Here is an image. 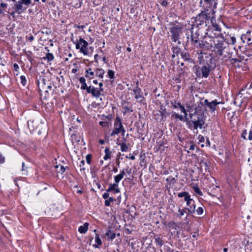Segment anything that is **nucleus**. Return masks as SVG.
<instances>
[{
  "instance_id": "1",
  "label": "nucleus",
  "mask_w": 252,
  "mask_h": 252,
  "mask_svg": "<svg viewBox=\"0 0 252 252\" xmlns=\"http://www.w3.org/2000/svg\"><path fill=\"white\" fill-rule=\"evenodd\" d=\"M211 44H203L201 43L199 46L203 48V50H211L214 52L219 58L221 59L227 60L230 58L229 48L227 42H225L224 37L223 38H219L216 40L211 42Z\"/></svg>"
},
{
  "instance_id": "2",
  "label": "nucleus",
  "mask_w": 252,
  "mask_h": 252,
  "mask_svg": "<svg viewBox=\"0 0 252 252\" xmlns=\"http://www.w3.org/2000/svg\"><path fill=\"white\" fill-rule=\"evenodd\" d=\"M190 121H188V127L195 133H198V128L202 129L204 124V115L196 111L189 114Z\"/></svg>"
},
{
  "instance_id": "3",
  "label": "nucleus",
  "mask_w": 252,
  "mask_h": 252,
  "mask_svg": "<svg viewBox=\"0 0 252 252\" xmlns=\"http://www.w3.org/2000/svg\"><path fill=\"white\" fill-rule=\"evenodd\" d=\"M212 17V16L211 15L205 14L204 11L200 12L195 17L193 18L194 22L191 27L197 29L198 31L206 28L209 24Z\"/></svg>"
},
{
  "instance_id": "4",
  "label": "nucleus",
  "mask_w": 252,
  "mask_h": 252,
  "mask_svg": "<svg viewBox=\"0 0 252 252\" xmlns=\"http://www.w3.org/2000/svg\"><path fill=\"white\" fill-rule=\"evenodd\" d=\"M199 64H201V66L197 68L195 73L196 76L198 77L207 78L213 69L212 59L210 58L209 61H206L205 63L204 61L201 62L200 60Z\"/></svg>"
},
{
  "instance_id": "5",
  "label": "nucleus",
  "mask_w": 252,
  "mask_h": 252,
  "mask_svg": "<svg viewBox=\"0 0 252 252\" xmlns=\"http://www.w3.org/2000/svg\"><path fill=\"white\" fill-rule=\"evenodd\" d=\"M223 36L222 33L218 32L209 27L203 39V44H211V42L219 38H223Z\"/></svg>"
},
{
  "instance_id": "6",
  "label": "nucleus",
  "mask_w": 252,
  "mask_h": 252,
  "mask_svg": "<svg viewBox=\"0 0 252 252\" xmlns=\"http://www.w3.org/2000/svg\"><path fill=\"white\" fill-rule=\"evenodd\" d=\"M199 4L203 8L201 12L204 11L205 14L211 16H215L217 3L214 0H200Z\"/></svg>"
},
{
  "instance_id": "7",
  "label": "nucleus",
  "mask_w": 252,
  "mask_h": 252,
  "mask_svg": "<svg viewBox=\"0 0 252 252\" xmlns=\"http://www.w3.org/2000/svg\"><path fill=\"white\" fill-rule=\"evenodd\" d=\"M201 104L205 107V110L210 112L211 114L215 113L216 111L217 112L220 110L218 105L220 104H223L222 101H220L218 99H215L209 101L207 99H204L203 102H200Z\"/></svg>"
},
{
  "instance_id": "8",
  "label": "nucleus",
  "mask_w": 252,
  "mask_h": 252,
  "mask_svg": "<svg viewBox=\"0 0 252 252\" xmlns=\"http://www.w3.org/2000/svg\"><path fill=\"white\" fill-rule=\"evenodd\" d=\"M71 40L75 45L76 49L79 50L80 53L84 55H88L89 53L88 51L89 43L87 41L81 37L79 39H76L75 40L74 38L71 37Z\"/></svg>"
},
{
  "instance_id": "9",
  "label": "nucleus",
  "mask_w": 252,
  "mask_h": 252,
  "mask_svg": "<svg viewBox=\"0 0 252 252\" xmlns=\"http://www.w3.org/2000/svg\"><path fill=\"white\" fill-rule=\"evenodd\" d=\"M171 27L169 28L171 33V39L172 41L177 42L178 45L181 44L180 41V35L182 33V27L180 25H176L174 23H171Z\"/></svg>"
},
{
  "instance_id": "10",
  "label": "nucleus",
  "mask_w": 252,
  "mask_h": 252,
  "mask_svg": "<svg viewBox=\"0 0 252 252\" xmlns=\"http://www.w3.org/2000/svg\"><path fill=\"white\" fill-rule=\"evenodd\" d=\"M122 121L121 118L117 115L114 120V129L110 134L111 136H114L120 133H125V129Z\"/></svg>"
},
{
  "instance_id": "11",
  "label": "nucleus",
  "mask_w": 252,
  "mask_h": 252,
  "mask_svg": "<svg viewBox=\"0 0 252 252\" xmlns=\"http://www.w3.org/2000/svg\"><path fill=\"white\" fill-rule=\"evenodd\" d=\"M195 28H193L191 27L190 29V32H191V38H190V42L191 44L197 49H199L203 50V48L199 46V44H201V43H203V40L201 41H199V36L200 35L199 33H198L197 31H194Z\"/></svg>"
},
{
  "instance_id": "12",
  "label": "nucleus",
  "mask_w": 252,
  "mask_h": 252,
  "mask_svg": "<svg viewBox=\"0 0 252 252\" xmlns=\"http://www.w3.org/2000/svg\"><path fill=\"white\" fill-rule=\"evenodd\" d=\"M241 40L244 43L247 42L248 45L252 44V32L248 30L245 33H243L241 35Z\"/></svg>"
},
{
  "instance_id": "13",
  "label": "nucleus",
  "mask_w": 252,
  "mask_h": 252,
  "mask_svg": "<svg viewBox=\"0 0 252 252\" xmlns=\"http://www.w3.org/2000/svg\"><path fill=\"white\" fill-rule=\"evenodd\" d=\"M23 4L19 0L16 2L13 7L15 12L18 14H20L24 12L27 9V7H25V8H23Z\"/></svg>"
},
{
  "instance_id": "14",
  "label": "nucleus",
  "mask_w": 252,
  "mask_h": 252,
  "mask_svg": "<svg viewBox=\"0 0 252 252\" xmlns=\"http://www.w3.org/2000/svg\"><path fill=\"white\" fill-rule=\"evenodd\" d=\"M138 82H137L136 86L133 89V91L134 94V97L136 99L140 98H144L142 95V92L141 89L138 87Z\"/></svg>"
},
{
  "instance_id": "15",
  "label": "nucleus",
  "mask_w": 252,
  "mask_h": 252,
  "mask_svg": "<svg viewBox=\"0 0 252 252\" xmlns=\"http://www.w3.org/2000/svg\"><path fill=\"white\" fill-rule=\"evenodd\" d=\"M178 196L179 198L184 197V200L186 202L187 204H189L191 201L192 198H190V195L187 191L179 192L178 194Z\"/></svg>"
},
{
  "instance_id": "16",
  "label": "nucleus",
  "mask_w": 252,
  "mask_h": 252,
  "mask_svg": "<svg viewBox=\"0 0 252 252\" xmlns=\"http://www.w3.org/2000/svg\"><path fill=\"white\" fill-rule=\"evenodd\" d=\"M119 185L115 183L110 184L108 188L106 189L107 192L114 191V193H118L120 192V190L118 188Z\"/></svg>"
},
{
  "instance_id": "17",
  "label": "nucleus",
  "mask_w": 252,
  "mask_h": 252,
  "mask_svg": "<svg viewBox=\"0 0 252 252\" xmlns=\"http://www.w3.org/2000/svg\"><path fill=\"white\" fill-rule=\"evenodd\" d=\"M210 21L212 24V27L211 28L218 32L222 33L221 28L216 22V18L215 16H212Z\"/></svg>"
},
{
  "instance_id": "18",
  "label": "nucleus",
  "mask_w": 252,
  "mask_h": 252,
  "mask_svg": "<svg viewBox=\"0 0 252 252\" xmlns=\"http://www.w3.org/2000/svg\"><path fill=\"white\" fill-rule=\"evenodd\" d=\"M158 112L164 119H166L170 115V113L167 112L166 108L163 105H160V110H158Z\"/></svg>"
},
{
  "instance_id": "19",
  "label": "nucleus",
  "mask_w": 252,
  "mask_h": 252,
  "mask_svg": "<svg viewBox=\"0 0 252 252\" xmlns=\"http://www.w3.org/2000/svg\"><path fill=\"white\" fill-rule=\"evenodd\" d=\"M187 205L189 207V208H186L189 212L190 214H193L195 212V208L196 205L195 204V201L192 199H191V201L189 204H187Z\"/></svg>"
},
{
  "instance_id": "20",
  "label": "nucleus",
  "mask_w": 252,
  "mask_h": 252,
  "mask_svg": "<svg viewBox=\"0 0 252 252\" xmlns=\"http://www.w3.org/2000/svg\"><path fill=\"white\" fill-rule=\"evenodd\" d=\"M230 63L235 68H239L241 67L240 63L241 61L236 58H232L230 60Z\"/></svg>"
},
{
  "instance_id": "21",
  "label": "nucleus",
  "mask_w": 252,
  "mask_h": 252,
  "mask_svg": "<svg viewBox=\"0 0 252 252\" xmlns=\"http://www.w3.org/2000/svg\"><path fill=\"white\" fill-rule=\"evenodd\" d=\"M108 240L112 241L116 237V234L114 231L109 229L105 233Z\"/></svg>"
},
{
  "instance_id": "22",
  "label": "nucleus",
  "mask_w": 252,
  "mask_h": 252,
  "mask_svg": "<svg viewBox=\"0 0 252 252\" xmlns=\"http://www.w3.org/2000/svg\"><path fill=\"white\" fill-rule=\"evenodd\" d=\"M181 58L184 60V61H188L189 63H192V60L190 57V55L188 52L181 53Z\"/></svg>"
},
{
  "instance_id": "23",
  "label": "nucleus",
  "mask_w": 252,
  "mask_h": 252,
  "mask_svg": "<svg viewBox=\"0 0 252 252\" xmlns=\"http://www.w3.org/2000/svg\"><path fill=\"white\" fill-rule=\"evenodd\" d=\"M28 126L30 131H34L36 128L37 125L34 123L33 120H30L27 122Z\"/></svg>"
},
{
  "instance_id": "24",
  "label": "nucleus",
  "mask_w": 252,
  "mask_h": 252,
  "mask_svg": "<svg viewBox=\"0 0 252 252\" xmlns=\"http://www.w3.org/2000/svg\"><path fill=\"white\" fill-rule=\"evenodd\" d=\"M171 50L172 51L173 54L172 55V58H174L175 55L178 56L179 53L181 52V49L178 46H172L171 47Z\"/></svg>"
},
{
  "instance_id": "25",
  "label": "nucleus",
  "mask_w": 252,
  "mask_h": 252,
  "mask_svg": "<svg viewBox=\"0 0 252 252\" xmlns=\"http://www.w3.org/2000/svg\"><path fill=\"white\" fill-rule=\"evenodd\" d=\"M89 223L85 222L83 225L80 226L78 228V231L80 233H85L88 229Z\"/></svg>"
},
{
  "instance_id": "26",
  "label": "nucleus",
  "mask_w": 252,
  "mask_h": 252,
  "mask_svg": "<svg viewBox=\"0 0 252 252\" xmlns=\"http://www.w3.org/2000/svg\"><path fill=\"white\" fill-rule=\"evenodd\" d=\"M90 94H91L93 96L95 97H99L101 94L100 91H97V88H95L94 87H92Z\"/></svg>"
},
{
  "instance_id": "27",
  "label": "nucleus",
  "mask_w": 252,
  "mask_h": 252,
  "mask_svg": "<svg viewBox=\"0 0 252 252\" xmlns=\"http://www.w3.org/2000/svg\"><path fill=\"white\" fill-rule=\"evenodd\" d=\"M105 156L103 157V159L105 160H107L111 158V151L110 150L109 148L108 147L105 148L104 150Z\"/></svg>"
},
{
  "instance_id": "28",
  "label": "nucleus",
  "mask_w": 252,
  "mask_h": 252,
  "mask_svg": "<svg viewBox=\"0 0 252 252\" xmlns=\"http://www.w3.org/2000/svg\"><path fill=\"white\" fill-rule=\"evenodd\" d=\"M244 52L245 55L248 57L252 56V44L248 45V46L246 47Z\"/></svg>"
},
{
  "instance_id": "29",
  "label": "nucleus",
  "mask_w": 252,
  "mask_h": 252,
  "mask_svg": "<svg viewBox=\"0 0 252 252\" xmlns=\"http://www.w3.org/2000/svg\"><path fill=\"white\" fill-rule=\"evenodd\" d=\"M94 73V72L92 71V69L90 68L86 70L85 76L87 78L91 80L93 78Z\"/></svg>"
},
{
  "instance_id": "30",
  "label": "nucleus",
  "mask_w": 252,
  "mask_h": 252,
  "mask_svg": "<svg viewBox=\"0 0 252 252\" xmlns=\"http://www.w3.org/2000/svg\"><path fill=\"white\" fill-rule=\"evenodd\" d=\"M95 242L96 243V244L93 245V247L95 248H99V246H101L102 244V241L98 234H95Z\"/></svg>"
},
{
  "instance_id": "31",
  "label": "nucleus",
  "mask_w": 252,
  "mask_h": 252,
  "mask_svg": "<svg viewBox=\"0 0 252 252\" xmlns=\"http://www.w3.org/2000/svg\"><path fill=\"white\" fill-rule=\"evenodd\" d=\"M124 142L120 144V148L122 152H126L128 151L129 149L128 146L126 144V139L123 138Z\"/></svg>"
},
{
  "instance_id": "32",
  "label": "nucleus",
  "mask_w": 252,
  "mask_h": 252,
  "mask_svg": "<svg viewBox=\"0 0 252 252\" xmlns=\"http://www.w3.org/2000/svg\"><path fill=\"white\" fill-rule=\"evenodd\" d=\"M95 75L100 78H103L105 71L101 68H97L95 71Z\"/></svg>"
},
{
  "instance_id": "33",
  "label": "nucleus",
  "mask_w": 252,
  "mask_h": 252,
  "mask_svg": "<svg viewBox=\"0 0 252 252\" xmlns=\"http://www.w3.org/2000/svg\"><path fill=\"white\" fill-rule=\"evenodd\" d=\"M29 168V167L26 165L24 162H23L22 163V169L21 171L22 172V175L24 176L28 175V169Z\"/></svg>"
},
{
  "instance_id": "34",
  "label": "nucleus",
  "mask_w": 252,
  "mask_h": 252,
  "mask_svg": "<svg viewBox=\"0 0 252 252\" xmlns=\"http://www.w3.org/2000/svg\"><path fill=\"white\" fill-rule=\"evenodd\" d=\"M43 59L46 60L47 62L49 63L52 61L54 59V56L53 54L48 53L46 54V56L43 58Z\"/></svg>"
},
{
  "instance_id": "35",
  "label": "nucleus",
  "mask_w": 252,
  "mask_h": 252,
  "mask_svg": "<svg viewBox=\"0 0 252 252\" xmlns=\"http://www.w3.org/2000/svg\"><path fill=\"white\" fill-rule=\"evenodd\" d=\"M155 241L157 245L159 247H161L163 245L162 238L159 235H156L155 236Z\"/></svg>"
},
{
  "instance_id": "36",
  "label": "nucleus",
  "mask_w": 252,
  "mask_h": 252,
  "mask_svg": "<svg viewBox=\"0 0 252 252\" xmlns=\"http://www.w3.org/2000/svg\"><path fill=\"white\" fill-rule=\"evenodd\" d=\"M21 3L26 6V7H28L30 5H33L32 4V0H19Z\"/></svg>"
},
{
  "instance_id": "37",
  "label": "nucleus",
  "mask_w": 252,
  "mask_h": 252,
  "mask_svg": "<svg viewBox=\"0 0 252 252\" xmlns=\"http://www.w3.org/2000/svg\"><path fill=\"white\" fill-rule=\"evenodd\" d=\"M192 189L195 193L200 196L203 195V192L200 190L199 188L197 185L193 186Z\"/></svg>"
},
{
  "instance_id": "38",
  "label": "nucleus",
  "mask_w": 252,
  "mask_h": 252,
  "mask_svg": "<svg viewBox=\"0 0 252 252\" xmlns=\"http://www.w3.org/2000/svg\"><path fill=\"white\" fill-rule=\"evenodd\" d=\"M7 4L4 3V2H1L0 3V16L3 13L4 11L7 8Z\"/></svg>"
},
{
  "instance_id": "39",
  "label": "nucleus",
  "mask_w": 252,
  "mask_h": 252,
  "mask_svg": "<svg viewBox=\"0 0 252 252\" xmlns=\"http://www.w3.org/2000/svg\"><path fill=\"white\" fill-rule=\"evenodd\" d=\"M115 200L114 199V198L113 197H110L109 198L105 200L104 204L106 206H110V203L111 202H114Z\"/></svg>"
},
{
  "instance_id": "40",
  "label": "nucleus",
  "mask_w": 252,
  "mask_h": 252,
  "mask_svg": "<svg viewBox=\"0 0 252 252\" xmlns=\"http://www.w3.org/2000/svg\"><path fill=\"white\" fill-rule=\"evenodd\" d=\"M79 82L81 84V89L85 88V86L87 85L85 78L84 77H81L79 78Z\"/></svg>"
},
{
  "instance_id": "41",
  "label": "nucleus",
  "mask_w": 252,
  "mask_h": 252,
  "mask_svg": "<svg viewBox=\"0 0 252 252\" xmlns=\"http://www.w3.org/2000/svg\"><path fill=\"white\" fill-rule=\"evenodd\" d=\"M201 166H204L206 171L209 169V166L206 161L202 160L200 162Z\"/></svg>"
},
{
  "instance_id": "42",
  "label": "nucleus",
  "mask_w": 252,
  "mask_h": 252,
  "mask_svg": "<svg viewBox=\"0 0 252 252\" xmlns=\"http://www.w3.org/2000/svg\"><path fill=\"white\" fill-rule=\"evenodd\" d=\"M21 84L23 86H25L27 85V81L26 77L24 75H21L20 76Z\"/></svg>"
},
{
  "instance_id": "43",
  "label": "nucleus",
  "mask_w": 252,
  "mask_h": 252,
  "mask_svg": "<svg viewBox=\"0 0 252 252\" xmlns=\"http://www.w3.org/2000/svg\"><path fill=\"white\" fill-rule=\"evenodd\" d=\"M154 118L155 120L157 121H161V120H163V118L161 117V116L160 115L158 111H157V113L154 114Z\"/></svg>"
},
{
  "instance_id": "44",
  "label": "nucleus",
  "mask_w": 252,
  "mask_h": 252,
  "mask_svg": "<svg viewBox=\"0 0 252 252\" xmlns=\"http://www.w3.org/2000/svg\"><path fill=\"white\" fill-rule=\"evenodd\" d=\"M166 181L168 183H170V184H174L176 183V180H175V178L171 176H170L167 178Z\"/></svg>"
},
{
  "instance_id": "45",
  "label": "nucleus",
  "mask_w": 252,
  "mask_h": 252,
  "mask_svg": "<svg viewBox=\"0 0 252 252\" xmlns=\"http://www.w3.org/2000/svg\"><path fill=\"white\" fill-rule=\"evenodd\" d=\"M186 210V208L182 209H179V214L177 215V217H179L180 218H181L184 215Z\"/></svg>"
},
{
  "instance_id": "46",
  "label": "nucleus",
  "mask_w": 252,
  "mask_h": 252,
  "mask_svg": "<svg viewBox=\"0 0 252 252\" xmlns=\"http://www.w3.org/2000/svg\"><path fill=\"white\" fill-rule=\"evenodd\" d=\"M41 32L43 34H46V35H49L51 33V31L49 29L47 28H43L41 31Z\"/></svg>"
},
{
  "instance_id": "47",
  "label": "nucleus",
  "mask_w": 252,
  "mask_h": 252,
  "mask_svg": "<svg viewBox=\"0 0 252 252\" xmlns=\"http://www.w3.org/2000/svg\"><path fill=\"white\" fill-rule=\"evenodd\" d=\"M163 249L165 252H174V250L167 245H164Z\"/></svg>"
},
{
  "instance_id": "48",
  "label": "nucleus",
  "mask_w": 252,
  "mask_h": 252,
  "mask_svg": "<svg viewBox=\"0 0 252 252\" xmlns=\"http://www.w3.org/2000/svg\"><path fill=\"white\" fill-rule=\"evenodd\" d=\"M108 75L110 79H114L115 78V72L112 70H108Z\"/></svg>"
},
{
  "instance_id": "49",
  "label": "nucleus",
  "mask_w": 252,
  "mask_h": 252,
  "mask_svg": "<svg viewBox=\"0 0 252 252\" xmlns=\"http://www.w3.org/2000/svg\"><path fill=\"white\" fill-rule=\"evenodd\" d=\"M171 104L172 105V107L175 109L177 108L178 107L179 108V105H178V104L182 105L181 103L177 102L176 100H175L173 102H171Z\"/></svg>"
},
{
  "instance_id": "50",
  "label": "nucleus",
  "mask_w": 252,
  "mask_h": 252,
  "mask_svg": "<svg viewBox=\"0 0 252 252\" xmlns=\"http://www.w3.org/2000/svg\"><path fill=\"white\" fill-rule=\"evenodd\" d=\"M123 178H122V177L119 175H117L116 176H115L114 177V180H115V183L118 184L119 185V183L120 182V181Z\"/></svg>"
},
{
  "instance_id": "51",
  "label": "nucleus",
  "mask_w": 252,
  "mask_h": 252,
  "mask_svg": "<svg viewBox=\"0 0 252 252\" xmlns=\"http://www.w3.org/2000/svg\"><path fill=\"white\" fill-rule=\"evenodd\" d=\"M92 157V156L91 154H88L86 156V162L89 164H91Z\"/></svg>"
},
{
  "instance_id": "52",
  "label": "nucleus",
  "mask_w": 252,
  "mask_h": 252,
  "mask_svg": "<svg viewBox=\"0 0 252 252\" xmlns=\"http://www.w3.org/2000/svg\"><path fill=\"white\" fill-rule=\"evenodd\" d=\"M124 113H125V114L126 113H128V112H133L132 109L130 108L129 107H128L127 106H124Z\"/></svg>"
},
{
  "instance_id": "53",
  "label": "nucleus",
  "mask_w": 252,
  "mask_h": 252,
  "mask_svg": "<svg viewBox=\"0 0 252 252\" xmlns=\"http://www.w3.org/2000/svg\"><path fill=\"white\" fill-rule=\"evenodd\" d=\"M99 124L101 126L106 127H107L108 126L109 123L108 122H107V121H105V122L100 121V122H99Z\"/></svg>"
},
{
  "instance_id": "54",
  "label": "nucleus",
  "mask_w": 252,
  "mask_h": 252,
  "mask_svg": "<svg viewBox=\"0 0 252 252\" xmlns=\"http://www.w3.org/2000/svg\"><path fill=\"white\" fill-rule=\"evenodd\" d=\"M196 212L198 215H201L203 213V208L202 207H199L196 209Z\"/></svg>"
},
{
  "instance_id": "55",
  "label": "nucleus",
  "mask_w": 252,
  "mask_h": 252,
  "mask_svg": "<svg viewBox=\"0 0 252 252\" xmlns=\"http://www.w3.org/2000/svg\"><path fill=\"white\" fill-rule=\"evenodd\" d=\"M197 139L199 141V143H202L205 141V138L202 135H199L197 137Z\"/></svg>"
},
{
  "instance_id": "56",
  "label": "nucleus",
  "mask_w": 252,
  "mask_h": 252,
  "mask_svg": "<svg viewBox=\"0 0 252 252\" xmlns=\"http://www.w3.org/2000/svg\"><path fill=\"white\" fill-rule=\"evenodd\" d=\"M230 44L234 45L236 43V38L234 36L230 37Z\"/></svg>"
},
{
  "instance_id": "57",
  "label": "nucleus",
  "mask_w": 252,
  "mask_h": 252,
  "mask_svg": "<svg viewBox=\"0 0 252 252\" xmlns=\"http://www.w3.org/2000/svg\"><path fill=\"white\" fill-rule=\"evenodd\" d=\"M85 165V161L84 160H81V162H80V164L79 165L80 167V170L82 171V170H83L84 171L85 168V167H84Z\"/></svg>"
},
{
  "instance_id": "58",
  "label": "nucleus",
  "mask_w": 252,
  "mask_h": 252,
  "mask_svg": "<svg viewBox=\"0 0 252 252\" xmlns=\"http://www.w3.org/2000/svg\"><path fill=\"white\" fill-rule=\"evenodd\" d=\"M178 119H179L181 121L187 122V123L188 122V120H185V117L182 115L179 114Z\"/></svg>"
},
{
  "instance_id": "59",
  "label": "nucleus",
  "mask_w": 252,
  "mask_h": 252,
  "mask_svg": "<svg viewBox=\"0 0 252 252\" xmlns=\"http://www.w3.org/2000/svg\"><path fill=\"white\" fill-rule=\"evenodd\" d=\"M5 162L4 157L0 153V164L3 163Z\"/></svg>"
},
{
  "instance_id": "60",
  "label": "nucleus",
  "mask_w": 252,
  "mask_h": 252,
  "mask_svg": "<svg viewBox=\"0 0 252 252\" xmlns=\"http://www.w3.org/2000/svg\"><path fill=\"white\" fill-rule=\"evenodd\" d=\"M92 87L91 86H87V85H86L85 86V88H83L82 89V90H86L87 91V92L88 93V94H90V92H91V89H92Z\"/></svg>"
},
{
  "instance_id": "61",
  "label": "nucleus",
  "mask_w": 252,
  "mask_h": 252,
  "mask_svg": "<svg viewBox=\"0 0 252 252\" xmlns=\"http://www.w3.org/2000/svg\"><path fill=\"white\" fill-rule=\"evenodd\" d=\"M247 134V130L245 129L243 131V132H242V134H241V137L242 138H243L244 139H245L246 140L247 138H246V135Z\"/></svg>"
},
{
  "instance_id": "62",
  "label": "nucleus",
  "mask_w": 252,
  "mask_h": 252,
  "mask_svg": "<svg viewBox=\"0 0 252 252\" xmlns=\"http://www.w3.org/2000/svg\"><path fill=\"white\" fill-rule=\"evenodd\" d=\"M109 192H105L102 195L103 198L106 200V199L109 198V194L108 193Z\"/></svg>"
},
{
  "instance_id": "63",
  "label": "nucleus",
  "mask_w": 252,
  "mask_h": 252,
  "mask_svg": "<svg viewBox=\"0 0 252 252\" xmlns=\"http://www.w3.org/2000/svg\"><path fill=\"white\" fill-rule=\"evenodd\" d=\"M179 114L173 112L171 115V118L174 119H178Z\"/></svg>"
},
{
  "instance_id": "64",
  "label": "nucleus",
  "mask_w": 252,
  "mask_h": 252,
  "mask_svg": "<svg viewBox=\"0 0 252 252\" xmlns=\"http://www.w3.org/2000/svg\"><path fill=\"white\" fill-rule=\"evenodd\" d=\"M13 68L14 70L17 72H18L19 70V66L18 64L15 63L13 64Z\"/></svg>"
}]
</instances>
